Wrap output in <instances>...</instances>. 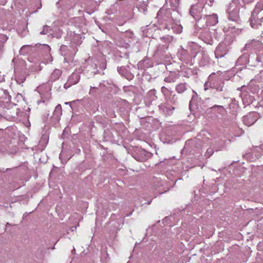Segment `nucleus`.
Wrapping results in <instances>:
<instances>
[{"instance_id": "c85d7f7f", "label": "nucleus", "mask_w": 263, "mask_h": 263, "mask_svg": "<svg viewBox=\"0 0 263 263\" xmlns=\"http://www.w3.org/2000/svg\"><path fill=\"white\" fill-rule=\"evenodd\" d=\"M231 103L229 104V107L231 109L236 110L238 107V101L235 99H231Z\"/></svg>"}, {"instance_id": "bb28decb", "label": "nucleus", "mask_w": 263, "mask_h": 263, "mask_svg": "<svg viewBox=\"0 0 263 263\" xmlns=\"http://www.w3.org/2000/svg\"><path fill=\"white\" fill-rule=\"evenodd\" d=\"M170 2L172 9L175 11L180 6L181 0H171Z\"/></svg>"}, {"instance_id": "6e6d98bb", "label": "nucleus", "mask_w": 263, "mask_h": 263, "mask_svg": "<svg viewBox=\"0 0 263 263\" xmlns=\"http://www.w3.org/2000/svg\"><path fill=\"white\" fill-rule=\"evenodd\" d=\"M102 68H103V69H105V67H103V66H102Z\"/></svg>"}, {"instance_id": "5701e85b", "label": "nucleus", "mask_w": 263, "mask_h": 263, "mask_svg": "<svg viewBox=\"0 0 263 263\" xmlns=\"http://www.w3.org/2000/svg\"><path fill=\"white\" fill-rule=\"evenodd\" d=\"M263 10V1L258 2L253 9L251 14L253 16H255Z\"/></svg>"}, {"instance_id": "aec40b11", "label": "nucleus", "mask_w": 263, "mask_h": 263, "mask_svg": "<svg viewBox=\"0 0 263 263\" xmlns=\"http://www.w3.org/2000/svg\"><path fill=\"white\" fill-rule=\"evenodd\" d=\"M62 73V71L59 69H55L51 74L48 82L52 83L58 80Z\"/></svg>"}, {"instance_id": "a19ab883", "label": "nucleus", "mask_w": 263, "mask_h": 263, "mask_svg": "<svg viewBox=\"0 0 263 263\" xmlns=\"http://www.w3.org/2000/svg\"><path fill=\"white\" fill-rule=\"evenodd\" d=\"M248 54H244L242 57L239 58V59L240 60V59H241L242 58H245L246 61H247V58H248Z\"/></svg>"}, {"instance_id": "a878e982", "label": "nucleus", "mask_w": 263, "mask_h": 263, "mask_svg": "<svg viewBox=\"0 0 263 263\" xmlns=\"http://www.w3.org/2000/svg\"><path fill=\"white\" fill-rule=\"evenodd\" d=\"M168 47V45L166 44L159 45L156 50L155 53L158 55H161L167 49Z\"/></svg>"}, {"instance_id": "4468645a", "label": "nucleus", "mask_w": 263, "mask_h": 263, "mask_svg": "<svg viewBox=\"0 0 263 263\" xmlns=\"http://www.w3.org/2000/svg\"><path fill=\"white\" fill-rule=\"evenodd\" d=\"M206 15H202L201 18L195 19L196 21L195 26L200 29H202L208 26L206 21Z\"/></svg>"}, {"instance_id": "58836bf2", "label": "nucleus", "mask_w": 263, "mask_h": 263, "mask_svg": "<svg viewBox=\"0 0 263 263\" xmlns=\"http://www.w3.org/2000/svg\"><path fill=\"white\" fill-rule=\"evenodd\" d=\"M0 38H1L4 41H6L7 40V36L4 34H0Z\"/></svg>"}, {"instance_id": "c756f323", "label": "nucleus", "mask_w": 263, "mask_h": 263, "mask_svg": "<svg viewBox=\"0 0 263 263\" xmlns=\"http://www.w3.org/2000/svg\"><path fill=\"white\" fill-rule=\"evenodd\" d=\"M117 71L122 76H125L127 73V69L124 66L118 67Z\"/></svg>"}, {"instance_id": "a18cd8bd", "label": "nucleus", "mask_w": 263, "mask_h": 263, "mask_svg": "<svg viewBox=\"0 0 263 263\" xmlns=\"http://www.w3.org/2000/svg\"><path fill=\"white\" fill-rule=\"evenodd\" d=\"M42 7V4L40 2V5H39L38 9H40Z\"/></svg>"}, {"instance_id": "49530a36", "label": "nucleus", "mask_w": 263, "mask_h": 263, "mask_svg": "<svg viewBox=\"0 0 263 263\" xmlns=\"http://www.w3.org/2000/svg\"><path fill=\"white\" fill-rule=\"evenodd\" d=\"M72 253H76V250L74 248H73V249L72 250Z\"/></svg>"}, {"instance_id": "a211bd4d", "label": "nucleus", "mask_w": 263, "mask_h": 263, "mask_svg": "<svg viewBox=\"0 0 263 263\" xmlns=\"http://www.w3.org/2000/svg\"><path fill=\"white\" fill-rule=\"evenodd\" d=\"M179 77V75L178 73L171 71L168 75L164 78V81L167 83H174Z\"/></svg>"}, {"instance_id": "3c124183", "label": "nucleus", "mask_w": 263, "mask_h": 263, "mask_svg": "<svg viewBox=\"0 0 263 263\" xmlns=\"http://www.w3.org/2000/svg\"><path fill=\"white\" fill-rule=\"evenodd\" d=\"M10 225L9 223L7 222L6 224V226H9Z\"/></svg>"}, {"instance_id": "2f4dec72", "label": "nucleus", "mask_w": 263, "mask_h": 263, "mask_svg": "<svg viewBox=\"0 0 263 263\" xmlns=\"http://www.w3.org/2000/svg\"><path fill=\"white\" fill-rule=\"evenodd\" d=\"M254 0H241V5H238L241 8L246 9V4H249L254 2Z\"/></svg>"}, {"instance_id": "f03ea898", "label": "nucleus", "mask_w": 263, "mask_h": 263, "mask_svg": "<svg viewBox=\"0 0 263 263\" xmlns=\"http://www.w3.org/2000/svg\"><path fill=\"white\" fill-rule=\"evenodd\" d=\"M170 10H165L163 9H160L158 12V18H161V20L158 21L160 25V29L163 30L167 29L168 30H170L171 29H172L173 30H175V27H177V33L181 32L182 29V26H178L176 27V25L172 23V21L174 20L172 17H168V15L170 14Z\"/></svg>"}, {"instance_id": "412c9836", "label": "nucleus", "mask_w": 263, "mask_h": 263, "mask_svg": "<svg viewBox=\"0 0 263 263\" xmlns=\"http://www.w3.org/2000/svg\"><path fill=\"white\" fill-rule=\"evenodd\" d=\"M206 21L208 26H213L216 25L218 22V16L217 14L206 15Z\"/></svg>"}, {"instance_id": "4c0bfd02", "label": "nucleus", "mask_w": 263, "mask_h": 263, "mask_svg": "<svg viewBox=\"0 0 263 263\" xmlns=\"http://www.w3.org/2000/svg\"><path fill=\"white\" fill-rule=\"evenodd\" d=\"M7 91H5L4 93H5V95H6V99H5V100H6V102H10V100H11V96L9 95H7Z\"/></svg>"}, {"instance_id": "f3484780", "label": "nucleus", "mask_w": 263, "mask_h": 263, "mask_svg": "<svg viewBox=\"0 0 263 263\" xmlns=\"http://www.w3.org/2000/svg\"><path fill=\"white\" fill-rule=\"evenodd\" d=\"M249 22L251 27L254 29H259L261 26V23H262L260 21V18L256 20L255 16H253L252 14L249 19Z\"/></svg>"}, {"instance_id": "6e6552de", "label": "nucleus", "mask_w": 263, "mask_h": 263, "mask_svg": "<svg viewBox=\"0 0 263 263\" xmlns=\"http://www.w3.org/2000/svg\"><path fill=\"white\" fill-rule=\"evenodd\" d=\"M258 116L259 114L256 112H250L247 115L244 116L242 117V122L248 126H251L257 120Z\"/></svg>"}, {"instance_id": "72a5a7b5", "label": "nucleus", "mask_w": 263, "mask_h": 263, "mask_svg": "<svg viewBox=\"0 0 263 263\" xmlns=\"http://www.w3.org/2000/svg\"><path fill=\"white\" fill-rule=\"evenodd\" d=\"M214 153V151L212 148H209L207 149L205 155L206 157H210Z\"/></svg>"}, {"instance_id": "2eb2a0df", "label": "nucleus", "mask_w": 263, "mask_h": 263, "mask_svg": "<svg viewBox=\"0 0 263 263\" xmlns=\"http://www.w3.org/2000/svg\"><path fill=\"white\" fill-rule=\"evenodd\" d=\"M191 87L186 83H180L176 86L175 90L179 93H182L187 90H190Z\"/></svg>"}, {"instance_id": "4be33fe9", "label": "nucleus", "mask_w": 263, "mask_h": 263, "mask_svg": "<svg viewBox=\"0 0 263 263\" xmlns=\"http://www.w3.org/2000/svg\"><path fill=\"white\" fill-rule=\"evenodd\" d=\"M16 72L15 79L16 82L18 84L23 83L26 80V74L25 72Z\"/></svg>"}, {"instance_id": "f257e3e1", "label": "nucleus", "mask_w": 263, "mask_h": 263, "mask_svg": "<svg viewBox=\"0 0 263 263\" xmlns=\"http://www.w3.org/2000/svg\"><path fill=\"white\" fill-rule=\"evenodd\" d=\"M215 73H213L210 75L209 77V80L205 83L204 87V90H207L209 88H212L213 90H215L212 92L213 96L215 98H218L217 96V92H221V96L223 99L227 98V95L228 93V89L224 85V82L221 79H218L216 81H212L213 76Z\"/></svg>"}, {"instance_id": "4d7b16f0", "label": "nucleus", "mask_w": 263, "mask_h": 263, "mask_svg": "<svg viewBox=\"0 0 263 263\" xmlns=\"http://www.w3.org/2000/svg\"><path fill=\"white\" fill-rule=\"evenodd\" d=\"M151 202V201H149V202H148V204H150Z\"/></svg>"}, {"instance_id": "ea45409f", "label": "nucleus", "mask_w": 263, "mask_h": 263, "mask_svg": "<svg viewBox=\"0 0 263 263\" xmlns=\"http://www.w3.org/2000/svg\"><path fill=\"white\" fill-rule=\"evenodd\" d=\"M5 81V78L3 75H2V73L0 71V82H3Z\"/></svg>"}, {"instance_id": "de8ad7c7", "label": "nucleus", "mask_w": 263, "mask_h": 263, "mask_svg": "<svg viewBox=\"0 0 263 263\" xmlns=\"http://www.w3.org/2000/svg\"><path fill=\"white\" fill-rule=\"evenodd\" d=\"M260 21H261L263 23V17L260 18Z\"/></svg>"}, {"instance_id": "39448f33", "label": "nucleus", "mask_w": 263, "mask_h": 263, "mask_svg": "<svg viewBox=\"0 0 263 263\" xmlns=\"http://www.w3.org/2000/svg\"><path fill=\"white\" fill-rule=\"evenodd\" d=\"M175 95H174L172 97V100L165 101L164 103H161L159 105V110L163 113H164L166 116H170L173 115L177 101L175 100Z\"/></svg>"}, {"instance_id": "393cba45", "label": "nucleus", "mask_w": 263, "mask_h": 263, "mask_svg": "<svg viewBox=\"0 0 263 263\" xmlns=\"http://www.w3.org/2000/svg\"><path fill=\"white\" fill-rule=\"evenodd\" d=\"M33 48L32 45H24L20 50V53L21 54L25 55L30 53Z\"/></svg>"}, {"instance_id": "ddd939ff", "label": "nucleus", "mask_w": 263, "mask_h": 263, "mask_svg": "<svg viewBox=\"0 0 263 263\" xmlns=\"http://www.w3.org/2000/svg\"><path fill=\"white\" fill-rule=\"evenodd\" d=\"M62 114V108L60 104H58L55 108V109L53 113L52 118L53 120L55 122H58L60 119V117Z\"/></svg>"}, {"instance_id": "473e14b6", "label": "nucleus", "mask_w": 263, "mask_h": 263, "mask_svg": "<svg viewBox=\"0 0 263 263\" xmlns=\"http://www.w3.org/2000/svg\"><path fill=\"white\" fill-rule=\"evenodd\" d=\"M51 29L49 28V27L48 26H44L43 28V30L40 32L41 34H47L49 33Z\"/></svg>"}, {"instance_id": "f704fd0d", "label": "nucleus", "mask_w": 263, "mask_h": 263, "mask_svg": "<svg viewBox=\"0 0 263 263\" xmlns=\"http://www.w3.org/2000/svg\"><path fill=\"white\" fill-rule=\"evenodd\" d=\"M19 61V59L17 57H14L12 60V63L13 65L14 68V71L15 72L16 68H15V65L17 63L18 61Z\"/></svg>"}, {"instance_id": "e433bc0d", "label": "nucleus", "mask_w": 263, "mask_h": 263, "mask_svg": "<svg viewBox=\"0 0 263 263\" xmlns=\"http://www.w3.org/2000/svg\"><path fill=\"white\" fill-rule=\"evenodd\" d=\"M214 1V0H204L203 3L205 2V3L207 4L209 6H212Z\"/></svg>"}, {"instance_id": "7c9ffc66", "label": "nucleus", "mask_w": 263, "mask_h": 263, "mask_svg": "<svg viewBox=\"0 0 263 263\" xmlns=\"http://www.w3.org/2000/svg\"><path fill=\"white\" fill-rule=\"evenodd\" d=\"M40 49L43 50L46 53H49L50 50V47L46 44L40 45Z\"/></svg>"}, {"instance_id": "423d86ee", "label": "nucleus", "mask_w": 263, "mask_h": 263, "mask_svg": "<svg viewBox=\"0 0 263 263\" xmlns=\"http://www.w3.org/2000/svg\"><path fill=\"white\" fill-rule=\"evenodd\" d=\"M198 3L191 6L190 14L195 19L201 18L202 12L204 8L203 2L204 0H197Z\"/></svg>"}, {"instance_id": "79ce46f5", "label": "nucleus", "mask_w": 263, "mask_h": 263, "mask_svg": "<svg viewBox=\"0 0 263 263\" xmlns=\"http://www.w3.org/2000/svg\"><path fill=\"white\" fill-rule=\"evenodd\" d=\"M167 190H165V191H162L161 190H159V194H163V193H165Z\"/></svg>"}, {"instance_id": "37998d69", "label": "nucleus", "mask_w": 263, "mask_h": 263, "mask_svg": "<svg viewBox=\"0 0 263 263\" xmlns=\"http://www.w3.org/2000/svg\"><path fill=\"white\" fill-rule=\"evenodd\" d=\"M195 143H198V142H200V140L199 139H196L195 141Z\"/></svg>"}, {"instance_id": "20e7f679", "label": "nucleus", "mask_w": 263, "mask_h": 263, "mask_svg": "<svg viewBox=\"0 0 263 263\" xmlns=\"http://www.w3.org/2000/svg\"><path fill=\"white\" fill-rule=\"evenodd\" d=\"M238 5H241L240 0H233L228 6L227 12L228 19L230 21L239 24L241 22L239 15L241 7Z\"/></svg>"}, {"instance_id": "8fccbe9b", "label": "nucleus", "mask_w": 263, "mask_h": 263, "mask_svg": "<svg viewBox=\"0 0 263 263\" xmlns=\"http://www.w3.org/2000/svg\"><path fill=\"white\" fill-rule=\"evenodd\" d=\"M262 56V60H263V51H262V53L261 54H260Z\"/></svg>"}, {"instance_id": "c9c22d12", "label": "nucleus", "mask_w": 263, "mask_h": 263, "mask_svg": "<svg viewBox=\"0 0 263 263\" xmlns=\"http://www.w3.org/2000/svg\"><path fill=\"white\" fill-rule=\"evenodd\" d=\"M256 62L263 64V60H262V56L261 54L258 55L255 58Z\"/></svg>"}, {"instance_id": "9b49d317", "label": "nucleus", "mask_w": 263, "mask_h": 263, "mask_svg": "<svg viewBox=\"0 0 263 263\" xmlns=\"http://www.w3.org/2000/svg\"><path fill=\"white\" fill-rule=\"evenodd\" d=\"M212 109L217 108V112L222 116V117L218 118L219 122L224 123L227 121V111L225 108L221 105H215L212 107Z\"/></svg>"}, {"instance_id": "6ab92c4d", "label": "nucleus", "mask_w": 263, "mask_h": 263, "mask_svg": "<svg viewBox=\"0 0 263 263\" xmlns=\"http://www.w3.org/2000/svg\"><path fill=\"white\" fill-rule=\"evenodd\" d=\"M262 45V44L258 41L252 40L248 42L245 45V49H257L259 46Z\"/></svg>"}, {"instance_id": "603ef678", "label": "nucleus", "mask_w": 263, "mask_h": 263, "mask_svg": "<svg viewBox=\"0 0 263 263\" xmlns=\"http://www.w3.org/2000/svg\"><path fill=\"white\" fill-rule=\"evenodd\" d=\"M248 62V63H249L250 62V58H249Z\"/></svg>"}, {"instance_id": "b1692460", "label": "nucleus", "mask_w": 263, "mask_h": 263, "mask_svg": "<svg viewBox=\"0 0 263 263\" xmlns=\"http://www.w3.org/2000/svg\"><path fill=\"white\" fill-rule=\"evenodd\" d=\"M161 91L165 97V101L172 100V98H170L172 93V91L171 90V89H169L165 86H162L161 88Z\"/></svg>"}, {"instance_id": "f8f14e48", "label": "nucleus", "mask_w": 263, "mask_h": 263, "mask_svg": "<svg viewBox=\"0 0 263 263\" xmlns=\"http://www.w3.org/2000/svg\"><path fill=\"white\" fill-rule=\"evenodd\" d=\"M104 87L105 85L101 83L99 84L98 87L90 86L89 94L94 97H96Z\"/></svg>"}, {"instance_id": "5fc2aeb1", "label": "nucleus", "mask_w": 263, "mask_h": 263, "mask_svg": "<svg viewBox=\"0 0 263 263\" xmlns=\"http://www.w3.org/2000/svg\"><path fill=\"white\" fill-rule=\"evenodd\" d=\"M156 189L157 187V185H154Z\"/></svg>"}, {"instance_id": "dca6fc26", "label": "nucleus", "mask_w": 263, "mask_h": 263, "mask_svg": "<svg viewBox=\"0 0 263 263\" xmlns=\"http://www.w3.org/2000/svg\"><path fill=\"white\" fill-rule=\"evenodd\" d=\"M226 46L224 45H218L217 47L215 54L217 58H222L226 54Z\"/></svg>"}, {"instance_id": "9d476101", "label": "nucleus", "mask_w": 263, "mask_h": 263, "mask_svg": "<svg viewBox=\"0 0 263 263\" xmlns=\"http://www.w3.org/2000/svg\"><path fill=\"white\" fill-rule=\"evenodd\" d=\"M156 96V90L155 89H151L148 91L144 98V101L146 106H149L152 102L157 99Z\"/></svg>"}, {"instance_id": "c03bdc74", "label": "nucleus", "mask_w": 263, "mask_h": 263, "mask_svg": "<svg viewBox=\"0 0 263 263\" xmlns=\"http://www.w3.org/2000/svg\"><path fill=\"white\" fill-rule=\"evenodd\" d=\"M42 7V4L40 2V5H39L38 9H40Z\"/></svg>"}, {"instance_id": "1a4fd4ad", "label": "nucleus", "mask_w": 263, "mask_h": 263, "mask_svg": "<svg viewBox=\"0 0 263 263\" xmlns=\"http://www.w3.org/2000/svg\"><path fill=\"white\" fill-rule=\"evenodd\" d=\"M80 79V76L78 72H73L68 78L67 82L64 85V88L66 89L71 86L77 84Z\"/></svg>"}, {"instance_id": "0eeeda50", "label": "nucleus", "mask_w": 263, "mask_h": 263, "mask_svg": "<svg viewBox=\"0 0 263 263\" xmlns=\"http://www.w3.org/2000/svg\"><path fill=\"white\" fill-rule=\"evenodd\" d=\"M152 154L141 148H138L137 152L133 154V157L137 161L144 162L151 157Z\"/></svg>"}, {"instance_id": "09e8293b", "label": "nucleus", "mask_w": 263, "mask_h": 263, "mask_svg": "<svg viewBox=\"0 0 263 263\" xmlns=\"http://www.w3.org/2000/svg\"><path fill=\"white\" fill-rule=\"evenodd\" d=\"M261 36L262 37H263V31H262V32H261Z\"/></svg>"}, {"instance_id": "864d4df0", "label": "nucleus", "mask_w": 263, "mask_h": 263, "mask_svg": "<svg viewBox=\"0 0 263 263\" xmlns=\"http://www.w3.org/2000/svg\"><path fill=\"white\" fill-rule=\"evenodd\" d=\"M2 117H3V116H2L1 115H0V119H1Z\"/></svg>"}, {"instance_id": "cd10ccee", "label": "nucleus", "mask_w": 263, "mask_h": 263, "mask_svg": "<svg viewBox=\"0 0 263 263\" xmlns=\"http://www.w3.org/2000/svg\"><path fill=\"white\" fill-rule=\"evenodd\" d=\"M160 40L165 43V44L168 45V44L172 42L173 40V36L169 35H167L164 36L163 37H160Z\"/></svg>"}, {"instance_id": "7ed1b4c3", "label": "nucleus", "mask_w": 263, "mask_h": 263, "mask_svg": "<svg viewBox=\"0 0 263 263\" xmlns=\"http://www.w3.org/2000/svg\"><path fill=\"white\" fill-rule=\"evenodd\" d=\"M80 39V34H76L71 39L69 46L65 45H61L60 50L62 55L66 57L72 58L78 50L77 46L81 44Z\"/></svg>"}]
</instances>
